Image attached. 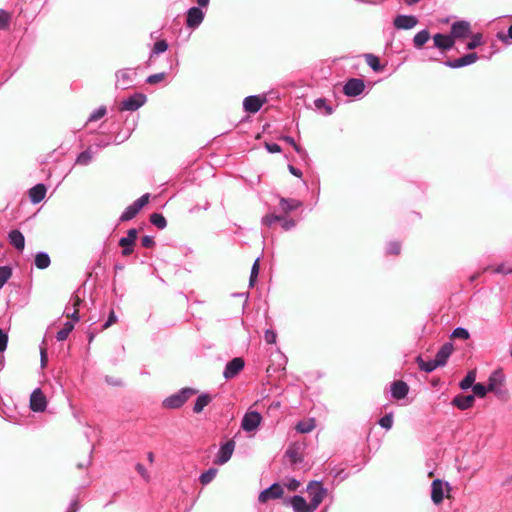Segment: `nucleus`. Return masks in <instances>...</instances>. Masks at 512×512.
<instances>
[{
	"instance_id": "obj_1",
	"label": "nucleus",
	"mask_w": 512,
	"mask_h": 512,
	"mask_svg": "<svg viewBox=\"0 0 512 512\" xmlns=\"http://www.w3.org/2000/svg\"><path fill=\"white\" fill-rule=\"evenodd\" d=\"M306 491L310 498L308 503L301 495H294L283 500V504L292 507L294 512H314L328 494L320 481L312 480L308 483Z\"/></svg>"
},
{
	"instance_id": "obj_2",
	"label": "nucleus",
	"mask_w": 512,
	"mask_h": 512,
	"mask_svg": "<svg viewBox=\"0 0 512 512\" xmlns=\"http://www.w3.org/2000/svg\"><path fill=\"white\" fill-rule=\"evenodd\" d=\"M197 392V389L194 388H182L178 392L166 397L162 401V406L166 409H179Z\"/></svg>"
},
{
	"instance_id": "obj_3",
	"label": "nucleus",
	"mask_w": 512,
	"mask_h": 512,
	"mask_svg": "<svg viewBox=\"0 0 512 512\" xmlns=\"http://www.w3.org/2000/svg\"><path fill=\"white\" fill-rule=\"evenodd\" d=\"M138 68H123L115 73L116 89L126 90L134 86Z\"/></svg>"
},
{
	"instance_id": "obj_4",
	"label": "nucleus",
	"mask_w": 512,
	"mask_h": 512,
	"mask_svg": "<svg viewBox=\"0 0 512 512\" xmlns=\"http://www.w3.org/2000/svg\"><path fill=\"white\" fill-rule=\"evenodd\" d=\"M150 199V194L145 193L137 200H135L132 204H130L120 215V222H127L132 220L136 215L141 211V209L148 204Z\"/></svg>"
},
{
	"instance_id": "obj_5",
	"label": "nucleus",
	"mask_w": 512,
	"mask_h": 512,
	"mask_svg": "<svg viewBox=\"0 0 512 512\" xmlns=\"http://www.w3.org/2000/svg\"><path fill=\"white\" fill-rule=\"evenodd\" d=\"M275 223H280L282 229L285 231H290L296 226L295 220L287 217V215L268 213L261 219L262 226L271 227Z\"/></svg>"
},
{
	"instance_id": "obj_6",
	"label": "nucleus",
	"mask_w": 512,
	"mask_h": 512,
	"mask_svg": "<svg viewBox=\"0 0 512 512\" xmlns=\"http://www.w3.org/2000/svg\"><path fill=\"white\" fill-rule=\"evenodd\" d=\"M503 374L501 371H495L491 374L488 379V385H484L483 383H475L473 385V393L474 397H484L487 392L495 391L497 387V383L502 381Z\"/></svg>"
},
{
	"instance_id": "obj_7",
	"label": "nucleus",
	"mask_w": 512,
	"mask_h": 512,
	"mask_svg": "<svg viewBox=\"0 0 512 512\" xmlns=\"http://www.w3.org/2000/svg\"><path fill=\"white\" fill-rule=\"evenodd\" d=\"M147 102V96L144 93L137 92L124 99L119 107L120 111H136Z\"/></svg>"
},
{
	"instance_id": "obj_8",
	"label": "nucleus",
	"mask_w": 512,
	"mask_h": 512,
	"mask_svg": "<svg viewBox=\"0 0 512 512\" xmlns=\"http://www.w3.org/2000/svg\"><path fill=\"white\" fill-rule=\"evenodd\" d=\"M138 237V230L131 228L127 231V235L119 239V246L122 248L121 254L129 256L134 252L135 242Z\"/></svg>"
},
{
	"instance_id": "obj_9",
	"label": "nucleus",
	"mask_w": 512,
	"mask_h": 512,
	"mask_svg": "<svg viewBox=\"0 0 512 512\" xmlns=\"http://www.w3.org/2000/svg\"><path fill=\"white\" fill-rule=\"evenodd\" d=\"M244 367V359L241 357H235L227 362L223 371V377L226 380L233 379L244 369Z\"/></svg>"
},
{
	"instance_id": "obj_10",
	"label": "nucleus",
	"mask_w": 512,
	"mask_h": 512,
	"mask_svg": "<svg viewBox=\"0 0 512 512\" xmlns=\"http://www.w3.org/2000/svg\"><path fill=\"white\" fill-rule=\"evenodd\" d=\"M284 489L283 486L277 482L270 485L268 488L262 490L258 496V501L260 503H266L271 499H279L283 496Z\"/></svg>"
},
{
	"instance_id": "obj_11",
	"label": "nucleus",
	"mask_w": 512,
	"mask_h": 512,
	"mask_svg": "<svg viewBox=\"0 0 512 512\" xmlns=\"http://www.w3.org/2000/svg\"><path fill=\"white\" fill-rule=\"evenodd\" d=\"M262 421V416L257 411H248L243 416L241 427L246 432L255 431Z\"/></svg>"
},
{
	"instance_id": "obj_12",
	"label": "nucleus",
	"mask_w": 512,
	"mask_h": 512,
	"mask_svg": "<svg viewBox=\"0 0 512 512\" xmlns=\"http://www.w3.org/2000/svg\"><path fill=\"white\" fill-rule=\"evenodd\" d=\"M365 89V83L360 78H350L343 86V93L348 97H357Z\"/></svg>"
},
{
	"instance_id": "obj_13",
	"label": "nucleus",
	"mask_w": 512,
	"mask_h": 512,
	"mask_svg": "<svg viewBox=\"0 0 512 512\" xmlns=\"http://www.w3.org/2000/svg\"><path fill=\"white\" fill-rule=\"evenodd\" d=\"M234 449L235 441L233 439L221 444L214 463L218 465L227 463L231 459Z\"/></svg>"
},
{
	"instance_id": "obj_14",
	"label": "nucleus",
	"mask_w": 512,
	"mask_h": 512,
	"mask_svg": "<svg viewBox=\"0 0 512 512\" xmlns=\"http://www.w3.org/2000/svg\"><path fill=\"white\" fill-rule=\"evenodd\" d=\"M204 17V11L200 7L193 6L187 11L186 26L191 29H196L201 25Z\"/></svg>"
},
{
	"instance_id": "obj_15",
	"label": "nucleus",
	"mask_w": 512,
	"mask_h": 512,
	"mask_svg": "<svg viewBox=\"0 0 512 512\" xmlns=\"http://www.w3.org/2000/svg\"><path fill=\"white\" fill-rule=\"evenodd\" d=\"M478 59H479V56L477 55V53L472 52V53L465 54L464 56L457 58V59L446 60L443 62V64L446 67H449L452 69H458V68H462V67L471 65V64L475 63Z\"/></svg>"
},
{
	"instance_id": "obj_16",
	"label": "nucleus",
	"mask_w": 512,
	"mask_h": 512,
	"mask_svg": "<svg viewBox=\"0 0 512 512\" xmlns=\"http://www.w3.org/2000/svg\"><path fill=\"white\" fill-rule=\"evenodd\" d=\"M470 33L471 25L466 20L455 21L451 25L450 34L454 40L466 38Z\"/></svg>"
},
{
	"instance_id": "obj_17",
	"label": "nucleus",
	"mask_w": 512,
	"mask_h": 512,
	"mask_svg": "<svg viewBox=\"0 0 512 512\" xmlns=\"http://www.w3.org/2000/svg\"><path fill=\"white\" fill-rule=\"evenodd\" d=\"M47 407V400L41 389H35L30 395V409L33 412H43Z\"/></svg>"
},
{
	"instance_id": "obj_18",
	"label": "nucleus",
	"mask_w": 512,
	"mask_h": 512,
	"mask_svg": "<svg viewBox=\"0 0 512 512\" xmlns=\"http://www.w3.org/2000/svg\"><path fill=\"white\" fill-rule=\"evenodd\" d=\"M418 24V19L414 15H397L393 20V25L398 30H409Z\"/></svg>"
},
{
	"instance_id": "obj_19",
	"label": "nucleus",
	"mask_w": 512,
	"mask_h": 512,
	"mask_svg": "<svg viewBox=\"0 0 512 512\" xmlns=\"http://www.w3.org/2000/svg\"><path fill=\"white\" fill-rule=\"evenodd\" d=\"M265 103V98L259 95H250L244 98L243 100V109L247 113H257L263 104Z\"/></svg>"
},
{
	"instance_id": "obj_20",
	"label": "nucleus",
	"mask_w": 512,
	"mask_h": 512,
	"mask_svg": "<svg viewBox=\"0 0 512 512\" xmlns=\"http://www.w3.org/2000/svg\"><path fill=\"white\" fill-rule=\"evenodd\" d=\"M434 47L441 51H449L455 45V40L451 34L436 33L433 36Z\"/></svg>"
},
{
	"instance_id": "obj_21",
	"label": "nucleus",
	"mask_w": 512,
	"mask_h": 512,
	"mask_svg": "<svg viewBox=\"0 0 512 512\" xmlns=\"http://www.w3.org/2000/svg\"><path fill=\"white\" fill-rule=\"evenodd\" d=\"M452 352L453 344L451 342L443 344L435 355L434 361L436 362V365L439 367L445 366Z\"/></svg>"
},
{
	"instance_id": "obj_22",
	"label": "nucleus",
	"mask_w": 512,
	"mask_h": 512,
	"mask_svg": "<svg viewBox=\"0 0 512 512\" xmlns=\"http://www.w3.org/2000/svg\"><path fill=\"white\" fill-rule=\"evenodd\" d=\"M409 392V386L402 380L394 381L391 384V395L396 400L404 399Z\"/></svg>"
},
{
	"instance_id": "obj_23",
	"label": "nucleus",
	"mask_w": 512,
	"mask_h": 512,
	"mask_svg": "<svg viewBox=\"0 0 512 512\" xmlns=\"http://www.w3.org/2000/svg\"><path fill=\"white\" fill-rule=\"evenodd\" d=\"M301 206L302 202L297 199L281 197L279 200V209L283 215H288L290 212L300 208Z\"/></svg>"
},
{
	"instance_id": "obj_24",
	"label": "nucleus",
	"mask_w": 512,
	"mask_h": 512,
	"mask_svg": "<svg viewBox=\"0 0 512 512\" xmlns=\"http://www.w3.org/2000/svg\"><path fill=\"white\" fill-rule=\"evenodd\" d=\"M47 188L45 184L39 183L29 189V198L33 204L40 203L46 195Z\"/></svg>"
},
{
	"instance_id": "obj_25",
	"label": "nucleus",
	"mask_w": 512,
	"mask_h": 512,
	"mask_svg": "<svg viewBox=\"0 0 512 512\" xmlns=\"http://www.w3.org/2000/svg\"><path fill=\"white\" fill-rule=\"evenodd\" d=\"M8 240L9 243L19 251H22L25 247V237L18 229H13L8 233Z\"/></svg>"
},
{
	"instance_id": "obj_26",
	"label": "nucleus",
	"mask_w": 512,
	"mask_h": 512,
	"mask_svg": "<svg viewBox=\"0 0 512 512\" xmlns=\"http://www.w3.org/2000/svg\"><path fill=\"white\" fill-rule=\"evenodd\" d=\"M475 402L474 395H457L453 398L452 404L460 410H467L473 406Z\"/></svg>"
},
{
	"instance_id": "obj_27",
	"label": "nucleus",
	"mask_w": 512,
	"mask_h": 512,
	"mask_svg": "<svg viewBox=\"0 0 512 512\" xmlns=\"http://www.w3.org/2000/svg\"><path fill=\"white\" fill-rule=\"evenodd\" d=\"M431 499L435 504H440L444 499V484L439 479L432 482Z\"/></svg>"
},
{
	"instance_id": "obj_28",
	"label": "nucleus",
	"mask_w": 512,
	"mask_h": 512,
	"mask_svg": "<svg viewBox=\"0 0 512 512\" xmlns=\"http://www.w3.org/2000/svg\"><path fill=\"white\" fill-rule=\"evenodd\" d=\"M168 47L169 46H168V43L166 40L162 39V40L156 41L150 51L149 58L146 62V66L150 67L152 65L153 58L159 54L166 52Z\"/></svg>"
},
{
	"instance_id": "obj_29",
	"label": "nucleus",
	"mask_w": 512,
	"mask_h": 512,
	"mask_svg": "<svg viewBox=\"0 0 512 512\" xmlns=\"http://www.w3.org/2000/svg\"><path fill=\"white\" fill-rule=\"evenodd\" d=\"M212 401V397L208 393H202L199 395L194 403L193 412L201 413L203 409Z\"/></svg>"
},
{
	"instance_id": "obj_30",
	"label": "nucleus",
	"mask_w": 512,
	"mask_h": 512,
	"mask_svg": "<svg viewBox=\"0 0 512 512\" xmlns=\"http://www.w3.org/2000/svg\"><path fill=\"white\" fill-rule=\"evenodd\" d=\"M34 264L38 269H46L50 266L51 260L47 252L40 251L35 255Z\"/></svg>"
},
{
	"instance_id": "obj_31",
	"label": "nucleus",
	"mask_w": 512,
	"mask_h": 512,
	"mask_svg": "<svg viewBox=\"0 0 512 512\" xmlns=\"http://www.w3.org/2000/svg\"><path fill=\"white\" fill-rule=\"evenodd\" d=\"M94 157V152L92 151L91 147L86 149L85 151L81 152L76 160L75 165L79 166H88L92 161Z\"/></svg>"
},
{
	"instance_id": "obj_32",
	"label": "nucleus",
	"mask_w": 512,
	"mask_h": 512,
	"mask_svg": "<svg viewBox=\"0 0 512 512\" xmlns=\"http://www.w3.org/2000/svg\"><path fill=\"white\" fill-rule=\"evenodd\" d=\"M430 33L427 29H423L415 34L413 45L416 49H421L429 40Z\"/></svg>"
},
{
	"instance_id": "obj_33",
	"label": "nucleus",
	"mask_w": 512,
	"mask_h": 512,
	"mask_svg": "<svg viewBox=\"0 0 512 512\" xmlns=\"http://www.w3.org/2000/svg\"><path fill=\"white\" fill-rule=\"evenodd\" d=\"M416 361H417V364H418L420 370H422L426 373H431L437 367H439L438 365H436V362L434 361V359L426 361L421 356H418Z\"/></svg>"
},
{
	"instance_id": "obj_34",
	"label": "nucleus",
	"mask_w": 512,
	"mask_h": 512,
	"mask_svg": "<svg viewBox=\"0 0 512 512\" xmlns=\"http://www.w3.org/2000/svg\"><path fill=\"white\" fill-rule=\"evenodd\" d=\"M367 65L375 72L383 70V66L380 64L379 58L374 54H364Z\"/></svg>"
},
{
	"instance_id": "obj_35",
	"label": "nucleus",
	"mask_w": 512,
	"mask_h": 512,
	"mask_svg": "<svg viewBox=\"0 0 512 512\" xmlns=\"http://www.w3.org/2000/svg\"><path fill=\"white\" fill-rule=\"evenodd\" d=\"M476 373L474 371H469L467 375L460 381L459 386L462 390H467L469 388H473L475 384Z\"/></svg>"
},
{
	"instance_id": "obj_36",
	"label": "nucleus",
	"mask_w": 512,
	"mask_h": 512,
	"mask_svg": "<svg viewBox=\"0 0 512 512\" xmlns=\"http://www.w3.org/2000/svg\"><path fill=\"white\" fill-rule=\"evenodd\" d=\"M74 328V324L70 321L65 322L64 326L57 332L56 339L57 341H64L68 338L69 334L72 332Z\"/></svg>"
},
{
	"instance_id": "obj_37",
	"label": "nucleus",
	"mask_w": 512,
	"mask_h": 512,
	"mask_svg": "<svg viewBox=\"0 0 512 512\" xmlns=\"http://www.w3.org/2000/svg\"><path fill=\"white\" fill-rule=\"evenodd\" d=\"M81 300L76 298L72 304V311H71V308L70 306H66L65 308V314L68 318H71L73 321L77 322L79 321L80 317H79V313H78V308L77 306L80 304Z\"/></svg>"
},
{
	"instance_id": "obj_38",
	"label": "nucleus",
	"mask_w": 512,
	"mask_h": 512,
	"mask_svg": "<svg viewBox=\"0 0 512 512\" xmlns=\"http://www.w3.org/2000/svg\"><path fill=\"white\" fill-rule=\"evenodd\" d=\"M218 470L216 468H209L205 472H203L200 477L199 481L202 485H208L212 480L216 477Z\"/></svg>"
},
{
	"instance_id": "obj_39",
	"label": "nucleus",
	"mask_w": 512,
	"mask_h": 512,
	"mask_svg": "<svg viewBox=\"0 0 512 512\" xmlns=\"http://www.w3.org/2000/svg\"><path fill=\"white\" fill-rule=\"evenodd\" d=\"M150 222L158 229H164L167 226V221L161 213H152L150 215Z\"/></svg>"
},
{
	"instance_id": "obj_40",
	"label": "nucleus",
	"mask_w": 512,
	"mask_h": 512,
	"mask_svg": "<svg viewBox=\"0 0 512 512\" xmlns=\"http://www.w3.org/2000/svg\"><path fill=\"white\" fill-rule=\"evenodd\" d=\"M315 428V423L313 419L308 421H300L296 424L295 429L299 433H309Z\"/></svg>"
},
{
	"instance_id": "obj_41",
	"label": "nucleus",
	"mask_w": 512,
	"mask_h": 512,
	"mask_svg": "<svg viewBox=\"0 0 512 512\" xmlns=\"http://www.w3.org/2000/svg\"><path fill=\"white\" fill-rule=\"evenodd\" d=\"M281 140L285 141L287 144L291 145L294 150L296 151L297 154H299L301 157L303 156H306L307 155V152L301 147L299 146L293 137L291 136H288V135H284L281 137Z\"/></svg>"
},
{
	"instance_id": "obj_42",
	"label": "nucleus",
	"mask_w": 512,
	"mask_h": 512,
	"mask_svg": "<svg viewBox=\"0 0 512 512\" xmlns=\"http://www.w3.org/2000/svg\"><path fill=\"white\" fill-rule=\"evenodd\" d=\"M106 113H107V109L105 106L102 105V106L98 107L97 109H95L90 114L86 123L97 121V120L101 119L102 117H104L106 115Z\"/></svg>"
},
{
	"instance_id": "obj_43",
	"label": "nucleus",
	"mask_w": 512,
	"mask_h": 512,
	"mask_svg": "<svg viewBox=\"0 0 512 512\" xmlns=\"http://www.w3.org/2000/svg\"><path fill=\"white\" fill-rule=\"evenodd\" d=\"M11 21V15L4 9H0V30H7Z\"/></svg>"
},
{
	"instance_id": "obj_44",
	"label": "nucleus",
	"mask_w": 512,
	"mask_h": 512,
	"mask_svg": "<svg viewBox=\"0 0 512 512\" xmlns=\"http://www.w3.org/2000/svg\"><path fill=\"white\" fill-rule=\"evenodd\" d=\"M12 275V269L9 266H0V289L5 285Z\"/></svg>"
},
{
	"instance_id": "obj_45",
	"label": "nucleus",
	"mask_w": 512,
	"mask_h": 512,
	"mask_svg": "<svg viewBox=\"0 0 512 512\" xmlns=\"http://www.w3.org/2000/svg\"><path fill=\"white\" fill-rule=\"evenodd\" d=\"M258 274H259V258H257L254 261L252 268H251V273H250V278H249V286L250 287L254 286V284L257 280Z\"/></svg>"
},
{
	"instance_id": "obj_46",
	"label": "nucleus",
	"mask_w": 512,
	"mask_h": 512,
	"mask_svg": "<svg viewBox=\"0 0 512 512\" xmlns=\"http://www.w3.org/2000/svg\"><path fill=\"white\" fill-rule=\"evenodd\" d=\"M452 338L467 340L470 337L469 331L463 327H457L451 334Z\"/></svg>"
},
{
	"instance_id": "obj_47",
	"label": "nucleus",
	"mask_w": 512,
	"mask_h": 512,
	"mask_svg": "<svg viewBox=\"0 0 512 512\" xmlns=\"http://www.w3.org/2000/svg\"><path fill=\"white\" fill-rule=\"evenodd\" d=\"M481 43H482V34L476 33V34L472 35L471 40L467 43L466 48L468 50H474L478 46H480Z\"/></svg>"
},
{
	"instance_id": "obj_48",
	"label": "nucleus",
	"mask_w": 512,
	"mask_h": 512,
	"mask_svg": "<svg viewBox=\"0 0 512 512\" xmlns=\"http://www.w3.org/2000/svg\"><path fill=\"white\" fill-rule=\"evenodd\" d=\"M379 425L386 430L391 429L393 425V414L388 413L381 417L379 420Z\"/></svg>"
},
{
	"instance_id": "obj_49",
	"label": "nucleus",
	"mask_w": 512,
	"mask_h": 512,
	"mask_svg": "<svg viewBox=\"0 0 512 512\" xmlns=\"http://www.w3.org/2000/svg\"><path fill=\"white\" fill-rule=\"evenodd\" d=\"M401 251V244L398 241H391L386 246V253L390 255H398Z\"/></svg>"
},
{
	"instance_id": "obj_50",
	"label": "nucleus",
	"mask_w": 512,
	"mask_h": 512,
	"mask_svg": "<svg viewBox=\"0 0 512 512\" xmlns=\"http://www.w3.org/2000/svg\"><path fill=\"white\" fill-rule=\"evenodd\" d=\"M286 456L290 459V461L294 464L299 463L302 461V458L300 457L298 451L296 448H288L286 450Z\"/></svg>"
},
{
	"instance_id": "obj_51",
	"label": "nucleus",
	"mask_w": 512,
	"mask_h": 512,
	"mask_svg": "<svg viewBox=\"0 0 512 512\" xmlns=\"http://www.w3.org/2000/svg\"><path fill=\"white\" fill-rule=\"evenodd\" d=\"M493 272L497 273V274H504V275L510 274V273H512V263H502V264L498 265L493 270Z\"/></svg>"
},
{
	"instance_id": "obj_52",
	"label": "nucleus",
	"mask_w": 512,
	"mask_h": 512,
	"mask_svg": "<svg viewBox=\"0 0 512 512\" xmlns=\"http://www.w3.org/2000/svg\"><path fill=\"white\" fill-rule=\"evenodd\" d=\"M165 77H166L165 72L152 74L146 78V83H148L150 85L157 84V83L161 82L162 80H164Z\"/></svg>"
},
{
	"instance_id": "obj_53",
	"label": "nucleus",
	"mask_w": 512,
	"mask_h": 512,
	"mask_svg": "<svg viewBox=\"0 0 512 512\" xmlns=\"http://www.w3.org/2000/svg\"><path fill=\"white\" fill-rule=\"evenodd\" d=\"M314 105L317 109H322L324 108L326 110V115H331L332 114V108L327 105V102H326V99L324 98H318L314 101Z\"/></svg>"
},
{
	"instance_id": "obj_54",
	"label": "nucleus",
	"mask_w": 512,
	"mask_h": 512,
	"mask_svg": "<svg viewBox=\"0 0 512 512\" xmlns=\"http://www.w3.org/2000/svg\"><path fill=\"white\" fill-rule=\"evenodd\" d=\"M8 334L0 328V354H3L8 345Z\"/></svg>"
},
{
	"instance_id": "obj_55",
	"label": "nucleus",
	"mask_w": 512,
	"mask_h": 512,
	"mask_svg": "<svg viewBox=\"0 0 512 512\" xmlns=\"http://www.w3.org/2000/svg\"><path fill=\"white\" fill-rule=\"evenodd\" d=\"M289 491H296L299 486L300 482L295 478H287L283 484Z\"/></svg>"
},
{
	"instance_id": "obj_56",
	"label": "nucleus",
	"mask_w": 512,
	"mask_h": 512,
	"mask_svg": "<svg viewBox=\"0 0 512 512\" xmlns=\"http://www.w3.org/2000/svg\"><path fill=\"white\" fill-rule=\"evenodd\" d=\"M264 339L268 344L276 343L277 333L272 329H267L264 333Z\"/></svg>"
},
{
	"instance_id": "obj_57",
	"label": "nucleus",
	"mask_w": 512,
	"mask_h": 512,
	"mask_svg": "<svg viewBox=\"0 0 512 512\" xmlns=\"http://www.w3.org/2000/svg\"><path fill=\"white\" fill-rule=\"evenodd\" d=\"M497 38L504 43H507L508 40L512 41V24L508 27L507 34L503 32H498Z\"/></svg>"
},
{
	"instance_id": "obj_58",
	"label": "nucleus",
	"mask_w": 512,
	"mask_h": 512,
	"mask_svg": "<svg viewBox=\"0 0 512 512\" xmlns=\"http://www.w3.org/2000/svg\"><path fill=\"white\" fill-rule=\"evenodd\" d=\"M141 244L145 248H153L155 246V240L153 236L145 235L141 239Z\"/></svg>"
},
{
	"instance_id": "obj_59",
	"label": "nucleus",
	"mask_w": 512,
	"mask_h": 512,
	"mask_svg": "<svg viewBox=\"0 0 512 512\" xmlns=\"http://www.w3.org/2000/svg\"><path fill=\"white\" fill-rule=\"evenodd\" d=\"M117 322V316L115 315L114 311H111L109 316H108V319L106 320V322L102 325V329H107L109 328L112 324L116 323Z\"/></svg>"
},
{
	"instance_id": "obj_60",
	"label": "nucleus",
	"mask_w": 512,
	"mask_h": 512,
	"mask_svg": "<svg viewBox=\"0 0 512 512\" xmlns=\"http://www.w3.org/2000/svg\"><path fill=\"white\" fill-rule=\"evenodd\" d=\"M265 148L269 153L281 152V147L277 143H265Z\"/></svg>"
},
{
	"instance_id": "obj_61",
	"label": "nucleus",
	"mask_w": 512,
	"mask_h": 512,
	"mask_svg": "<svg viewBox=\"0 0 512 512\" xmlns=\"http://www.w3.org/2000/svg\"><path fill=\"white\" fill-rule=\"evenodd\" d=\"M136 470L144 479H148L149 478V475H148V472H147L146 468L141 463H138L136 465Z\"/></svg>"
},
{
	"instance_id": "obj_62",
	"label": "nucleus",
	"mask_w": 512,
	"mask_h": 512,
	"mask_svg": "<svg viewBox=\"0 0 512 512\" xmlns=\"http://www.w3.org/2000/svg\"><path fill=\"white\" fill-rule=\"evenodd\" d=\"M79 510V502L77 499H73L66 512H77Z\"/></svg>"
},
{
	"instance_id": "obj_63",
	"label": "nucleus",
	"mask_w": 512,
	"mask_h": 512,
	"mask_svg": "<svg viewBox=\"0 0 512 512\" xmlns=\"http://www.w3.org/2000/svg\"><path fill=\"white\" fill-rule=\"evenodd\" d=\"M40 362L42 368L47 364V352L45 348H41L40 350Z\"/></svg>"
},
{
	"instance_id": "obj_64",
	"label": "nucleus",
	"mask_w": 512,
	"mask_h": 512,
	"mask_svg": "<svg viewBox=\"0 0 512 512\" xmlns=\"http://www.w3.org/2000/svg\"><path fill=\"white\" fill-rule=\"evenodd\" d=\"M288 169H289V172H290L292 175H294V176H296V177H298V178H301V177H302V172H301V170H300V169H298V168L294 167L293 165H288Z\"/></svg>"
}]
</instances>
